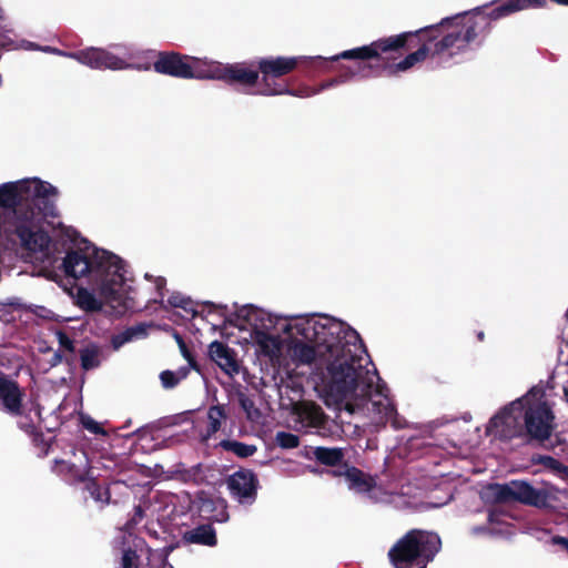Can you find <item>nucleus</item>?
Listing matches in <instances>:
<instances>
[{
	"mask_svg": "<svg viewBox=\"0 0 568 568\" xmlns=\"http://www.w3.org/2000/svg\"><path fill=\"white\" fill-rule=\"evenodd\" d=\"M234 324L247 333L255 355L273 367L314 365L315 389L327 407L345 410L378 427L398 426L386 383L358 333L328 315L283 316L252 304L234 313Z\"/></svg>",
	"mask_w": 568,
	"mask_h": 568,
	"instance_id": "1",
	"label": "nucleus"
},
{
	"mask_svg": "<svg viewBox=\"0 0 568 568\" xmlns=\"http://www.w3.org/2000/svg\"><path fill=\"white\" fill-rule=\"evenodd\" d=\"M493 10L486 13L484 8H476L471 12L445 18L438 24L418 30L416 33H425L430 45L423 44L417 51L397 63H389L395 58L393 53L405 47L412 32L382 38L367 45L345 50L329 59L332 61L377 59L384 62L390 73L405 72L424 61L429 53L433 57L453 58L467 51L469 45L488 27L489 20H495L491 17Z\"/></svg>",
	"mask_w": 568,
	"mask_h": 568,
	"instance_id": "2",
	"label": "nucleus"
},
{
	"mask_svg": "<svg viewBox=\"0 0 568 568\" xmlns=\"http://www.w3.org/2000/svg\"><path fill=\"white\" fill-rule=\"evenodd\" d=\"M64 272L79 281L75 304L87 312L110 307L122 314L133 307V277L119 255L93 245L71 250L63 258Z\"/></svg>",
	"mask_w": 568,
	"mask_h": 568,
	"instance_id": "3",
	"label": "nucleus"
},
{
	"mask_svg": "<svg viewBox=\"0 0 568 568\" xmlns=\"http://www.w3.org/2000/svg\"><path fill=\"white\" fill-rule=\"evenodd\" d=\"M55 186L39 178L22 179L0 185V209L9 211L8 231L20 246L37 260L50 256L49 216H55Z\"/></svg>",
	"mask_w": 568,
	"mask_h": 568,
	"instance_id": "4",
	"label": "nucleus"
},
{
	"mask_svg": "<svg viewBox=\"0 0 568 568\" xmlns=\"http://www.w3.org/2000/svg\"><path fill=\"white\" fill-rule=\"evenodd\" d=\"M521 415L523 436L546 440L555 429V415L541 385L531 387L518 398Z\"/></svg>",
	"mask_w": 568,
	"mask_h": 568,
	"instance_id": "5",
	"label": "nucleus"
},
{
	"mask_svg": "<svg viewBox=\"0 0 568 568\" xmlns=\"http://www.w3.org/2000/svg\"><path fill=\"white\" fill-rule=\"evenodd\" d=\"M442 546L438 535L428 531L413 530L405 535L389 550V558L394 568H426L425 564L432 561Z\"/></svg>",
	"mask_w": 568,
	"mask_h": 568,
	"instance_id": "6",
	"label": "nucleus"
},
{
	"mask_svg": "<svg viewBox=\"0 0 568 568\" xmlns=\"http://www.w3.org/2000/svg\"><path fill=\"white\" fill-rule=\"evenodd\" d=\"M498 500L515 499L536 508H557L562 497H568L566 489H559L549 483L534 487L526 481L514 480L507 485H491L488 487Z\"/></svg>",
	"mask_w": 568,
	"mask_h": 568,
	"instance_id": "7",
	"label": "nucleus"
},
{
	"mask_svg": "<svg viewBox=\"0 0 568 568\" xmlns=\"http://www.w3.org/2000/svg\"><path fill=\"white\" fill-rule=\"evenodd\" d=\"M301 59L302 58L297 57H268L260 59L257 61V68L262 78L255 93L264 97H302L303 94L294 92L280 80L283 75L293 71Z\"/></svg>",
	"mask_w": 568,
	"mask_h": 568,
	"instance_id": "8",
	"label": "nucleus"
},
{
	"mask_svg": "<svg viewBox=\"0 0 568 568\" xmlns=\"http://www.w3.org/2000/svg\"><path fill=\"white\" fill-rule=\"evenodd\" d=\"M73 57L79 63L94 70L121 71L135 68L132 63L134 50L123 43L110 44L106 48H85L77 51Z\"/></svg>",
	"mask_w": 568,
	"mask_h": 568,
	"instance_id": "9",
	"label": "nucleus"
},
{
	"mask_svg": "<svg viewBox=\"0 0 568 568\" xmlns=\"http://www.w3.org/2000/svg\"><path fill=\"white\" fill-rule=\"evenodd\" d=\"M518 398L503 406L488 420L485 434L494 440H510L523 437L521 415Z\"/></svg>",
	"mask_w": 568,
	"mask_h": 568,
	"instance_id": "10",
	"label": "nucleus"
},
{
	"mask_svg": "<svg viewBox=\"0 0 568 568\" xmlns=\"http://www.w3.org/2000/svg\"><path fill=\"white\" fill-rule=\"evenodd\" d=\"M207 59L182 57L178 53H161L154 62V70L182 79H206Z\"/></svg>",
	"mask_w": 568,
	"mask_h": 568,
	"instance_id": "11",
	"label": "nucleus"
},
{
	"mask_svg": "<svg viewBox=\"0 0 568 568\" xmlns=\"http://www.w3.org/2000/svg\"><path fill=\"white\" fill-rule=\"evenodd\" d=\"M347 488L373 503H389L392 494L383 486L377 485L375 479L355 467L345 466L343 471L338 473Z\"/></svg>",
	"mask_w": 568,
	"mask_h": 568,
	"instance_id": "12",
	"label": "nucleus"
},
{
	"mask_svg": "<svg viewBox=\"0 0 568 568\" xmlns=\"http://www.w3.org/2000/svg\"><path fill=\"white\" fill-rule=\"evenodd\" d=\"M207 67L206 79L222 80L229 83H239L246 88L258 85L260 73L245 63H221L217 61L204 62Z\"/></svg>",
	"mask_w": 568,
	"mask_h": 568,
	"instance_id": "13",
	"label": "nucleus"
},
{
	"mask_svg": "<svg viewBox=\"0 0 568 568\" xmlns=\"http://www.w3.org/2000/svg\"><path fill=\"white\" fill-rule=\"evenodd\" d=\"M231 495L242 505H252L256 498L257 478L251 470H239L227 478Z\"/></svg>",
	"mask_w": 568,
	"mask_h": 568,
	"instance_id": "14",
	"label": "nucleus"
},
{
	"mask_svg": "<svg viewBox=\"0 0 568 568\" xmlns=\"http://www.w3.org/2000/svg\"><path fill=\"white\" fill-rule=\"evenodd\" d=\"M291 414L297 430L318 428L325 420V415L321 406L308 400L294 403Z\"/></svg>",
	"mask_w": 568,
	"mask_h": 568,
	"instance_id": "15",
	"label": "nucleus"
},
{
	"mask_svg": "<svg viewBox=\"0 0 568 568\" xmlns=\"http://www.w3.org/2000/svg\"><path fill=\"white\" fill-rule=\"evenodd\" d=\"M22 392L18 384L0 373V408L10 415L21 412Z\"/></svg>",
	"mask_w": 568,
	"mask_h": 568,
	"instance_id": "16",
	"label": "nucleus"
},
{
	"mask_svg": "<svg viewBox=\"0 0 568 568\" xmlns=\"http://www.w3.org/2000/svg\"><path fill=\"white\" fill-rule=\"evenodd\" d=\"M209 354L212 361L229 376L237 375L240 366L234 357V353L225 344L214 341L209 346Z\"/></svg>",
	"mask_w": 568,
	"mask_h": 568,
	"instance_id": "17",
	"label": "nucleus"
},
{
	"mask_svg": "<svg viewBox=\"0 0 568 568\" xmlns=\"http://www.w3.org/2000/svg\"><path fill=\"white\" fill-rule=\"evenodd\" d=\"M75 462H57L55 470L60 474H68L75 480H85L90 477L89 459L84 452L74 454Z\"/></svg>",
	"mask_w": 568,
	"mask_h": 568,
	"instance_id": "18",
	"label": "nucleus"
},
{
	"mask_svg": "<svg viewBox=\"0 0 568 568\" xmlns=\"http://www.w3.org/2000/svg\"><path fill=\"white\" fill-rule=\"evenodd\" d=\"M226 420V413L223 406H211L207 410V427L201 433V439L207 442L215 433L221 429L222 424Z\"/></svg>",
	"mask_w": 568,
	"mask_h": 568,
	"instance_id": "19",
	"label": "nucleus"
},
{
	"mask_svg": "<svg viewBox=\"0 0 568 568\" xmlns=\"http://www.w3.org/2000/svg\"><path fill=\"white\" fill-rule=\"evenodd\" d=\"M184 540L190 544L214 546L216 537L214 529L209 525H202L184 534Z\"/></svg>",
	"mask_w": 568,
	"mask_h": 568,
	"instance_id": "20",
	"label": "nucleus"
},
{
	"mask_svg": "<svg viewBox=\"0 0 568 568\" xmlns=\"http://www.w3.org/2000/svg\"><path fill=\"white\" fill-rule=\"evenodd\" d=\"M146 329L148 327L145 325L139 324L114 335L111 339L113 348L119 349L126 343L145 337Z\"/></svg>",
	"mask_w": 568,
	"mask_h": 568,
	"instance_id": "21",
	"label": "nucleus"
},
{
	"mask_svg": "<svg viewBox=\"0 0 568 568\" xmlns=\"http://www.w3.org/2000/svg\"><path fill=\"white\" fill-rule=\"evenodd\" d=\"M101 351L99 346L90 344L80 351L81 366L83 369L89 371L97 368L100 363Z\"/></svg>",
	"mask_w": 568,
	"mask_h": 568,
	"instance_id": "22",
	"label": "nucleus"
},
{
	"mask_svg": "<svg viewBox=\"0 0 568 568\" xmlns=\"http://www.w3.org/2000/svg\"><path fill=\"white\" fill-rule=\"evenodd\" d=\"M314 454L318 462L326 465H335L339 463L344 457L343 450L341 448L317 447Z\"/></svg>",
	"mask_w": 568,
	"mask_h": 568,
	"instance_id": "23",
	"label": "nucleus"
},
{
	"mask_svg": "<svg viewBox=\"0 0 568 568\" xmlns=\"http://www.w3.org/2000/svg\"><path fill=\"white\" fill-rule=\"evenodd\" d=\"M189 374L187 367H182L175 372L173 371H163L160 374V381L164 388H173L175 387L181 381H183Z\"/></svg>",
	"mask_w": 568,
	"mask_h": 568,
	"instance_id": "24",
	"label": "nucleus"
},
{
	"mask_svg": "<svg viewBox=\"0 0 568 568\" xmlns=\"http://www.w3.org/2000/svg\"><path fill=\"white\" fill-rule=\"evenodd\" d=\"M4 17L3 9L0 8V20H2ZM6 34H2V27H0V47L8 48V49H38L33 43L28 41H21L18 43L13 40V38L10 36L12 32L11 30H6Z\"/></svg>",
	"mask_w": 568,
	"mask_h": 568,
	"instance_id": "25",
	"label": "nucleus"
},
{
	"mask_svg": "<svg viewBox=\"0 0 568 568\" xmlns=\"http://www.w3.org/2000/svg\"><path fill=\"white\" fill-rule=\"evenodd\" d=\"M221 446L230 452H233L239 457H248L256 452V447L253 445H246L235 440H223Z\"/></svg>",
	"mask_w": 568,
	"mask_h": 568,
	"instance_id": "26",
	"label": "nucleus"
},
{
	"mask_svg": "<svg viewBox=\"0 0 568 568\" xmlns=\"http://www.w3.org/2000/svg\"><path fill=\"white\" fill-rule=\"evenodd\" d=\"M276 444L282 448H295L298 446V437L286 432H278L275 436Z\"/></svg>",
	"mask_w": 568,
	"mask_h": 568,
	"instance_id": "27",
	"label": "nucleus"
},
{
	"mask_svg": "<svg viewBox=\"0 0 568 568\" xmlns=\"http://www.w3.org/2000/svg\"><path fill=\"white\" fill-rule=\"evenodd\" d=\"M80 420H81V424L82 426L89 430L90 433L92 434H101V435H104L105 432L103 430L102 426L95 422L92 417L88 416V415H81L80 416Z\"/></svg>",
	"mask_w": 568,
	"mask_h": 568,
	"instance_id": "28",
	"label": "nucleus"
},
{
	"mask_svg": "<svg viewBox=\"0 0 568 568\" xmlns=\"http://www.w3.org/2000/svg\"><path fill=\"white\" fill-rule=\"evenodd\" d=\"M174 338L179 345V348H180V352H181V355L187 361L190 367H187L189 369L190 368H195L196 365H195V362H194V358L192 356V354L190 353V351L187 349L184 341L182 339V337L179 335V334H174Z\"/></svg>",
	"mask_w": 568,
	"mask_h": 568,
	"instance_id": "29",
	"label": "nucleus"
},
{
	"mask_svg": "<svg viewBox=\"0 0 568 568\" xmlns=\"http://www.w3.org/2000/svg\"><path fill=\"white\" fill-rule=\"evenodd\" d=\"M138 555L135 551L131 549H126L123 551L122 556V567L123 568H138Z\"/></svg>",
	"mask_w": 568,
	"mask_h": 568,
	"instance_id": "30",
	"label": "nucleus"
},
{
	"mask_svg": "<svg viewBox=\"0 0 568 568\" xmlns=\"http://www.w3.org/2000/svg\"><path fill=\"white\" fill-rule=\"evenodd\" d=\"M59 236H61L63 239L64 242L67 241H70V242H73L75 241V237H77V231L70 226H64V225H61L59 224Z\"/></svg>",
	"mask_w": 568,
	"mask_h": 568,
	"instance_id": "31",
	"label": "nucleus"
},
{
	"mask_svg": "<svg viewBox=\"0 0 568 568\" xmlns=\"http://www.w3.org/2000/svg\"><path fill=\"white\" fill-rule=\"evenodd\" d=\"M55 336L61 348L68 352H73V342L64 333L58 331Z\"/></svg>",
	"mask_w": 568,
	"mask_h": 568,
	"instance_id": "32",
	"label": "nucleus"
},
{
	"mask_svg": "<svg viewBox=\"0 0 568 568\" xmlns=\"http://www.w3.org/2000/svg\"><path fill=\"white\" fill-rule=\"evenodd\" d=\"M89 490L91 496L98 500V501H104L108 500V491L102 490L101 488L97 487L94 484L89 486Z\"/></svg>",
	"mask_w": 568,
	"mask_h": 568,
	"instance_id": "33",
	"label": "nucleus"
},
{
	"mask_svg": "<svg viewBox=\"0 0 568 568\" xmlns=\"http://www.w3.org/2000/svg\"><path fill=\"white\" fill-rule=\"evenodd\" d=\"M41 50L43 52H47V53H52V54H57V55H60V57H65V58H70V59H73L74 60V54H77V52H67V51H62V50H59L57 48H53V47H43L41 48Z\"/></svg>",
	"mask_w": 568,
	"mask_h": 568,
	"instance_id": "34",
	"label": "nucleus"
},
{
	"mask_svg": "<svg viewBox=\"0 0 568 568\" xmlns=\"http://www.w3.org/2000/svg\"><path fill=\"white\" fill-rule=\"evenodd\" d=\"M554 545L561 546L568 552V538L561 536H555L551 539Z\"/></svg>",
	"mask_w": 568,
	"mask_h": 568,
	"instance_id": "35",
	"label": "nucleus"
},
{
	"mask_svg": "<svg viewBox=\"0 0 568 568\" xmlns=\"http://www.w3.org/2000/svg\"><path fill=\"white\" fill-rule=\"evenodd\" d=\"M293 91L297 92L300 94H303L301 98H308V97L320 93V90L311 89V88H303L301 90H293Z\"/></svg>",
	"mask_w": 568,
	"mask_h": 568,
	"instance_id": "36",
	"label": "nucleus"
},
{
	"mask_svg": "<svg viewBox=\"0 0 568 568\" xmlns=\"http://www.w3.org/2000/svg\"><path fill=\"white\" fill-rule=\"evenodd\" d=\"M338 83H339V81H338V80H335V79H334V80H329V81H327V82L323 83V84H322L317 90H320V92H321L322 90H325V89H328V88L335 87V85H337Z\"/></svg>",
	"mask_w": 568,
	"mask_h": 568,
	"instance_id": "37",
	"label": "nucleus"
},
{
	"mask_svg": "<svg viewBox=\"0 0 568 568\" xmlns=\"http://www.w3.org/2000/svg\"><path fill=\"white\" fill-rule=\"evenodd\" d=\"M170 303L174 306H181V307H184V300L182 297H179V296H173L171 300H170Z\"/></svg>",
	"mask_w": 568,
	"mask_h": 568,
	"instance_id": "38",
	"label": "nucleus"
},
{
	"mask_svg": "<svg viewBox=\"0 0 568 568\" xmlns=\"http://www.w3.org/2000/svg\"><path fill=\"white\" fill-rule=\"evenodd\" d=\"M39 316L43 317V318H49L50 317V311H47L45 308L43 307H40L39 308V312L37 313Z\"/></svg>",
	"mask_w": 568,
	"mask_h": 568,
	"instance_id": "39",
	"label": "nucleus"
},
{
	"mask_svg": "<svg viewBox=\"0 0 568 568\" xmlns=\"http://www.w3.org/2000/svg\"><path fill=\"white\" fill-rule=\"evenodd\" d=\"M60 362H61V355H60V353H59V352H55V353L53 354V359H52L51 365H57V364H58V363H60Z\"/></svg>",
	"mask_w": 568,
	"mask_h": 568,
	"instance_id": "40",
	"label": "nucleus"
},
{
	"mask_svg": "<svg viewBox=\"0 0 568 568\" xmlns=\"http://www.w3.org/2000/svg\"><path fill=\"white\" fill-rule=\"evenodd\" d=\"M566 316H567V323H566V325L564 327L562 334H564V337H565V339L567 341V344H568V310H567Z\"/></svg>",
	"mask_w": 568,
	"mask_h": 568,
	"instance_id": "41",
	"label": "nucleus"
},
{
	"mask_svg": "<svg viewBox=\"0 0 568 568\" xmlns=\"http://www.w3.org/2000/svg\"><path fill=\"white\" fill-rule=\"evenodd\" d=\"M135 516H136L138 520H141V519H142V516H143V515H142V509H141V507H136V508H135Z\"/></svg>",
	"mask_w": 568,
	"mask_h": 568,
	"instance_id": "42",
	"label": "nucleus"
},
{
	"mask_svg": "<svg viewBox=\"0 0 568 568\" xmlns=\"http://www.w3.org/2000/svg\"><path fill=\"white\" fill-rule=\"evenodd\" d=\"M163 282H164V281H163L162 278H159V280L156 281V286H158V287H161V285L163 284Z\"/></svg>",
	"mask_w": 568,
	"mask_h": 568,
	"instance_id": "43",
	"label": "nucleus"
},
{
	"mask_svg": "<svg viewBox=\"0 0 568 568\" xmlns=\"http://www.w3.org/2000/svg\"><path fill=\"white\" fill-rule=\"evenodd\" d=\"M562 470H564V474L568 477V468L565 467Z\"/></svg>",
	"mask_w": 568,
	"mask_h": 568,
	"instance_id": "44",
	"label": "nucleus"
}]
</instances>
